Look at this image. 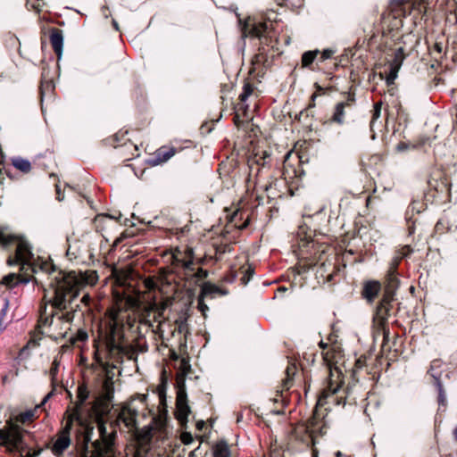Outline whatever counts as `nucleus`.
Returning <instances> with one entry per match:
<instances>
[{"instance_id":"1","label":"nucleus","mask_w":457,"mask_h":457,"mask_svg":"<svg viewBox=\"0 0 457 457\" xmlns=\"http://www.w3.org/2000/svg\"><path fill=\"white\" fill-rule=\"evenodd\" d=\"M7 264L12 266L20 264L21 270H28L31 274L41 271L47 276V284L44 298L59 310H65L86 287L94 286L98 276L95 270L70 271L68 273L57 270L54 265L46 261L37 262L31 252V246L24 240L20 239L17 244L15 257H10Z\"/></svg>"},{"instance_id":"2","label":"nucleus","mask_w":457,"mask_h":457,"mask_svg":"<svg viewBox=\"0 0 457 457\" xmlns=\"http://www.w3.org/2000/svg\"><path fill=\"white\" fill-rule=\"evenodd\" d=\"M73 421L83 427V444L85 452L82 457H114L113 444L116 436L114 427L105 425L102 418H97L95 424H84L78 413L69 414L62 429L58 433L52 446L54 455H62L71 445V430Z\"/></svg>"},{"instance_id":"3","label":"nucleus","mask_w":457,"mask_h":457,"mask_svg":"<svg viewBox=\"0 0 457 457\" xmlns=\"http://www.w3.org/2000/svg\"><path fill=\"white\" fill-rule=\"evenodd\" d=\"M323 360L328 369V376L321 390L317 406L328 403L344 406L349 395V388L344 387V376L337 363L343 358L341 349L337 345H330L322 353Z\"/></svg>"},{"instance_id":"4","label":"nucleus","mask_w":457,"mask_h":457,"mask_svg":"<svg viewBox=\"0 0 457 457\" xmlns=\"http://www.w3.org/2000/svg\"><path fill=\"white\" fill-rule=\"evenodd\" d=\"M128 318L125 312L112 309L108 312L107 324L101 329L103 345L111 358L119 361L123 356L132 358L134 352L124 339L123 320Z\"/></svg>"},{"instance_id":"5","label":"nucleus","mask_w":457,"mask_h":457,"mask_svg":"<svg viewBox=\"0 0 457 457\" xmlns=\"http://www.w3.org/2000/svg\"><path fill=\"white\" fill-rule=\"evenodd\" d=\"M173 275L179 277V281L173 278V285L176 284L178 287L189 292L192 287L196 283L198 272L201 270L199 267L194 262V254L192 247L187 245H178L173 248ZM178 289L173 286V302L176 299Z\"/></svg>"},{"instance_id":"6","label":"nucleus","mask_w":457,"mask_h":457,"mask_svg":"<svg viewBox=\"0 0 457 457\" xmlns=\"http://www.w3.org/2000/svg\"><path fill=\"white\" fill-rule=\"evenodd\" d=\"M170 275L169 268H162L157 276L144 280L145 287L153 298V307L158 310L160 315H164L167 312V317L171 311Z\"/></svg>"},{"instance_id":"7","label":"nucleus","mask_w":457,"mask_h":457,"mask_svg":"<svg viewBox=\"0 0 457 457\" xmlns=\"http://www.w3.org/2000/svg\"><path fill=\"white\" fill-rule=\"evenodd\" d=\"M169 376L167 374V370L164 368L162 371L160 383L156 386L154 393L158 396V407H157V414H155L153 418V426L149 429L142 430L137 433V440L140 444L147 443L151 436L152 431L162 432V430L166 428L167 425V416H168V405H167V386H168Z\"/></svg>"},{"instance_id":"8","label":"nucleus","mask_w":457,"mask_h":457,"mask_svg":"<svg viewBox=\"0 0 457 457\" xmlns=\"http://www.w3.org/2000/svg\"><path fill=\"white\" fill-rule=\"evenodd\" d=\"M179 371L176 375V412H173L175 418L180 424L182 428H187V417L191 413L190 407L187 403V395L185 388V376L190 371L191 366L187 358L179 360Z\"/></svg>"},{"instance_id":"9","label":"nucleus","mask_w":457,"mask_h":457,"mask_svg":"<svg viewBox=\"0 0 457 457\" xmlns=\"http://www.w3.org/2000/svg\"><path fill=\"white\" fill-rule=\"evenodd\" d=\"M303 233V228H300L298 232V237H300V242L298 244L299 256H301L302 258H308L307 254L309 253L310 248L315 251L314 254L319 253L320 255L318 258H316L315 256L313 257L316 260L314 263L315 265H318L320 262L318 272L320 274L321 277L326 276L328 281H332L337 269L336 268L335 264L331 262L328 258L322 261L321 257V255L326 253L327 249H328V246H323L322 249H316V244L314 240L312 238V233H310L309 235L305 234L304 237L302 238L301 237Z\"/></svg>"},{"instance_id":"10","label":"nucleus","mask_w":457,"mask_h":457,"mask_svg":"<svg viewBox=\"0 0 457 457\" xmlns=\"http://www.w3.org/2000/svg\"><path fill=\"white\" fill-rule=\"evenodd\" d=\"M21 428L11 420L4 428L0 429V446H5L10 452L17 449L21 443Z\"/></svg>"},{"instance_id":"11","label":"nucleus","mask_w":457,"mask_h":457,"mask_svg":"<svg viewBox=\"0 0 457 457\" xmlns=\"http://www.w3.org/2000/svg\"><path fill=\"white\" fill-rule=\"evenodd\" d=\"M392 301V297L389 295H386L380 301L379 304L377 307L375 316L373 318V325L374 328L378 331H383L385 337L386 336V323L388 317L389 310H390V303Z\"/></svg>"},{"instance_id":"12","label":"nucleus","mask_w":457,"mask_h":457,"mask_svg":"<svg viewBox=\"0 0 457 457\" xmlns=\"http://www.w3.org/2000/svg\"><path fill=\"white\" fill-rule=\"evenodd\" d=\"M345 99L337 103L335 105L333 114L330 118V122L337 123L338 125H343L345 120V109L351 108L354 105L355 97L354 94L347 93L345 95Z\"/></svg>"},{"instance_id":"13","label":"nucleus","mask_w":457,"mask_h":457,"mask_svg":"<svg viewBox=\"0 0 457 457\" xmlns=\"http://www.w3.org/2000/svg\"><path fill=\"white\" fill-rule=\"evenodd\" d=\"M242 34L244 37H252L262 38L269 35V25L267 22L255 21L252 20L245 21Z\"/></svg>"},{"instance_id":"14","label":"nucleus","mask_w":457,"mask_h":457,"mask_svg":"<svg viewBox=\"0 0 457 457\" xmlns=\"http://www.w3.org/2000/svg\"><path fill=\"white\" fill-rule=\"evenodd\" d=\"M72 318H73V315L70 312H66L65 313L52 315L50 321H49V326L54 327V328L61 326L60 331L58 334L65 337L68 330H70V328H71V321Z\"/></svg>"},{"instance_id":"15","label":"nucleus","mask_w":457,"mask_h":457,"mask_svg":"<svg viewBox=\"0 0 457 457\" xmlns=\"http://www.w3.org/2000/svg\"><path fill=\"white\" fill-rule=\"evenodd\" d=\"M137 416V410L129 403L122 406L118 415V420L123 422L127 428H132L136 424Z\"/></svg>"},{"instance_id":"16","label":"nucleus","mask_w":457,"mask_h":457,"mask_svg":"<svg viewBox=\"0 0 457 457\" xmlns=\"http://www.w3.org/2000/svg\"><path fill=\"white\" fill-rule=\"evenodd\" d=\"M31 274L28 270H21L19 274L10 273L3 278L2 283L7 287H13L19 283H28L30 281Z\"/></svg>"},{"instance_id":"17","label":"nucleus","mask_w":457,"mask_h":457,"mask_svg":"<svg viewBox=\"0 0 457 457\" xmlns=\"http://www.w3.org/2000/svg\"><path fill=\"white\" fill-rule=\"evenodd\" d=\"M171 156V149L163 146L156 150L154 154L147 159V163L151 166H157L167 162Z\"/></svg>"},{"instance_id":"18","label":"nucleus","mask_w":457,"mask_h":457,"mask_svg":"<svg viewBox=\"0 0 457 457\" xmlns=\"http://www.w3.org/2000/svg\"><path fill=\"white\" fill-rule=\"evenodd\" d=\"M380 284L378 281L366 282L362 289V296L369 302L374 301L380 291Z\"/></svg>"},{"instance_id":"19","label":"nucleus","mask_w":457,"mask_h":457,"mask_svg":"<svg viewBox=\"0 0 457 457\" xmlns=\"http://www.w3.org/2000/svg\"><path fill=\"white\" fill-rule=\"evenodd\" d=\"M88 398V391L86 386H79L78 387V393H77V401L75 403V406L71 411H67V416L69 414H74L75 412L78 413V416L80 417V409L82 405L84 404L85 401Z\"/></svg>"},{"instance_id":"20","label":"nucleus","mask_w":457,"mask_h":457,"mask_svg":"<svg viewBox=\"0 0 457 457\" xmlns=\"http://www.w3.org/2000/svg\"><path fill=\"white\" fill-rule=\"evenodd\" d=\"M50 42L53 46V49L54 50L58 58L60 59L62 57V50H63L62 33L58 29L54 30L50 36Z\"/></svg>"},{"instance_id":"21","label":"nucleus","mask_w":457,"mask_h":457,"mask_svg":"<svg viewBox=\"0 0 457 457\" xmlns=\"http://www.w3.org/2000/svg\"><path fill=\"white\" fill-rule=\"evenodd\" d=\"M397 262L392 263L386 276V287L388 291H394L398 287L399 280L396 274Z\"/></svg>"},{"instance_id":"22","label":"nucleus","mask_w":457,"mask_h":457,"mask_svg":"<svg viewBox=\"0 0 457 457\" xmlns=\"http://www.w3.org/2000/svg\"><path fill=\"white\" fill-rule=\"evenodd\" d=\"M253 93V87L251 84H245L243 87L242 93L239 95L240 103L237 104V111L245 112L247 105H245V101Z\"/></svg>"},{"instance_id":"23","label":"nucleus","mask_w":457,"mask_h":457,"mask_svg":"<svg viewBox=\"0 0 457 457\" xmlns=\"http://www.w3.org/2000/svg\"><path fill=\"white\" fill-rule=\"evenodd\" d=\"M269 160L270 154L266 151L262 152L261 154H255V155L248 161L249 167L250 169H252V165L253 163L257 164L258 166L264 167L266 164L269 163Z\"/></svg>"},{"instance_id":"24","label":"nucleus","mask_w":457,"mask_h":457,"mask_svg":"<svg viewBox=\"0 0 457 457\" xmlns=\"http://www.w3.org/2000/svg\"><path fill=\"white\" fill-rule=\"evenodd\" d=\"M214 457H230V451L227 443L221 441L216 444L213 448Z\"/></svg>"},{"instance_id":"25","label":"nucleus","mask_w":457,"mask_h":457,"mask_svg":"<svg viewBox=\"0 0 457 457\" xmlns=\"http://www.w3.org/2000/svg\"><path fill=\"white\" fill-rule=\"evenodd\" d=\"M12 163L16 169L23 172H29L31 170L30 162L28 160L23 159L21 157L13 158L12 160Z\"/></svg>"},{"instance_id":"26","label":"nucleus","mask_w":457,"mask_h":457,"mask_svg":"<svg viewBox=\"0 0 457 457\" xmlns=\"http://www.w3.org/2000/svg\"><path fill=\"white\" fill-rule=\"evenodd\" d=\"M404 60V54H403V48L399 47L395 51L394 58L389 62V65L393 66V68H395L397 70H400L403 62Z\"/></svg>"},{"instance_id":"27","label":"nucleus","mask_w":457,"mask_h":457,"mask_svg":"<svg viewBox=\"0 0 457 457\" xmlns=\"http://www.w3.org/2000/svg\"><path fill=\"white\" fill-rule=\"evenodd\" d=\"M297 370L296 365L295 363H289L286 369V375L287 378L283 381V386L286 389H289L291 386V380L293 377L295 376V372Z\"/></svg>"},{"instance_id":"28","label":"nucleus","mask_w":457,"mask_h":457,"mask_svg":"<svg viewBox=\"0 0 457 457\" xmlns=\"http://www.w3.org/2000/svg\"><path fill=\"white\" fill-rule=\"evenodd\" d=\"M16 240L17 237L14 235L7 232L6 228H0V244L3 246H7Z\"/></svg>"},{"instance_id":"29","label":"nucleus","mask_w":457,"mask_h":457,"mask_svg":"<svg viewBox=\"0 0 457 457\" xmlns=\"http://www.w3.org/2000/svg\"><path fill=\"white\" fill-rule=\"evenodd\" d=\"M318 54V50L304 52L302 55V66L309 67L313 62Z\"/></svg>"},{"instance_id":"30","label":"nucleus","mask_w":457,"mask_h":457,"mask_svg":"<svg viewBox=\"0 0 457 457\" xmlns=\"http://www.w3.org/2000/svg\"><path fill=\"white\" fill-rule=\"evenodd\" d=\"M412 253V248L406 245H403L397 253L396 256L394 258V261L392 263H395L397 262V265L399 264L400 261L403 258H406L411 255Z\"/></svg>"},{"instance_id":"31","label":"nucleus","mask_w":457,"mask_h":457,"mask_svg":"<svg viewBox=\"0 0 457 457\" xmlns=\"http://www.w3.org/2000/svg\"><path fill=\"white\" fill-rule=\"evenodd\" d=\"M238 218L242 219V213H240L238 211H237V212H235L233 213V215L231 216V222H232V223H234V225H235L237 228H239V229H244V228H245L248 226V224H249V217L247 216V217H246V219H245V220L243 223H241V224H238V223H237V219H238Z\"/></svg>"},{"instance_id":"32","label":"nucleus","mask_w":457,"mask_h":457,"mask_svg":"<svg viewBox=\"0 0 457 457\" xmlns=\"http://www.w3.org/2000/svg\"><path fill=\"white\" fill-rule=\"evenodd\" d=\"M35 417V411L29 410L24 412L20 413L16 416L15 420L21 423H26L31 420Z\"/></svg>"},{"instance_id":"33","label":"nucleus","mask_w":457,"mask_h":457,"mask_svg":"<svg viewBox=\"0 0 457 457\" xmlns=\"http://www.w3.org/2000/svg\"><path fill=\"white\" fill-rule=\"evenodd\" d=\"M398 71L399 70L393 68V66H388V73L386 78V82L388 86L394 84L395 79L397 78Z\"/></svg>"},{"instance_id":"34","label":"nucleus","mask_w":457,"mask_h":457,"mask_svg":"<svg viewBox=\"0 0 457 457\" xmlns=\"http://www.w3.org/2000/svg\"><path fill=\"white\" fill-rule=\"evenodd\" d=\"M381 106H382L381 102L376 103L374 104L372 117H371V120H370V128L371 129L373 128L375 121L380 117Z\"/></svg>"},{"instance_id":"35","label":"nucleus","mask_w":457,"mask_h":457,"mask_svg":"<svg viewBox=\"0 0 457 457\" xmlns=\"http://www.w3.org/2000/svg\"><path fill=\"white\" fill-rule=\"evenodd\" d=\"M437 389H438V403L441 405H445L446 402L445 393L443 388V386L439 380H437Z\"/></svg>"},{"instance_id":"36","label":"nucleus","mask_w":457,"mask_h":457,"mask_svg":"<svg viewBox=\"0 0 457 457\" xmlns=\"http://www.w3.org/2000/svg\"><path fill=\"white\" fill-rule=\"evenodd\" d=\"M29 344L25 346H23L20 352H19V354H18V359L19 360H25L27 358H29Z\"/></svg>"},{"instance_id":"37","label":"nucleus","mask_w":457,"mask_h":457,"mask_svg":"<svg viewBox=\"0 0 457 457\" xmlns=\"http://www.w3.org/2000/svg\"><path fill=\"white\" fill-rule=\"evenodd\" d=\"M176 327H178V330L179 334L186 335L187 333V325L184 321H175ZM177 328H175L176 329Z\"/></svg>"},{"instance_id":"38","label":"nucleus","mask_w":457,"mask_h":457,"mask_svg":"<svg viewBox=\"0 0 457 457\" xmlns=\"http://www.w3.org/2000/svg\"><path fill=\"white\" fill-rule=\"evenodd\" d=\"M181 442L185 445H189L193 441L191 433L184 431L180 436Z\"/></svg>"},{"instance_id":"39","label":"nucleus","mask_w":457,"mask_h":457,"mask_svg":"<svg viewBox=\"0 0 457 457\" xmlns=\"http://www.w3.org/2000/svg\"><path fill=\"white\" fill-rule=\"evenodd\" d=\"M8 305H9L8 300H5L4 304L0 312V331L4 329V326L3 325L2 319L4 318V316L6 313Z\"/></svg>"},{"instance_id":"40","label":"nucleus","mask_w":457,"mask_h":457,"mask_svg":"<svg viewBox=\"0 0 457 457\" xmlns=\"http://www.w3.org/2000/svg\"><path fill=\"white\" fill-rule=\"evenodd\" d=\"M59 368V362L56 359L54 360L52 368L50 369V375L52 376V378L54 379Z\"/></svg>"},{"instance_id":"41","label":"nucleus","mask_w":457,"mask_h":457,"mask_svg":"<svg viewBox=\"0 0 457 457\" xmlns=\"http://www.w3.org/2000/svg\"><path fill=\"white\" fill-rule=\"evenodd\" d=\"M333 51L332 50H329V49H326L324 50L322 53H321V56H320V60L321 61H325L328 58H330L333 54Z\"/></svg>"},{"instance_id":"42","label":"nucleus","mask_w":457,"mask_h":457,"mask_svg":"<svg viewBox=\"0 0 457 457\" xmlns=\"http://www.w3.org/2000/svg\"><path fill=\"white\" fill-rule=\"evenodd\" d=\"M424 4V0L415 1L412 3V8L421 12V6Z\"/></svg>"},{"instance_id":"43","label":"nucleus","mask_w":457,"mask_h":457,"mask_svg":"<svg viewBox=\"0 0 457 457\" xmlns=\"http://www.w3.org/2000/svg\"><path fill=\"white\" fill-rule=\"evenodd\" d=\"M198 308L203 312V314H204L205 311L208 309L206 304L202 300H199Z\"/></svg>"},{"instance_id":"44","label":"nucleus","mask_w":457,"mask_h":457,"mask_svg":"<svg viewBox=\"0 0 457 457\" xmlns=\"http://www.w3.org/2000/svg\"><path fill=\"white\" fill-rule=\"evenodd\" d=\"M89 300H90V297H89V295L88 294H85L83 295L82 298H81V302L83 303H85L86 305L89 303Z\"/></svg>"},{"instance_id":"45","label":"nucleus","mask_w":457,"mask_h":457,"mask_svg":"<svg viewBox=\"0 0 457 457\" xmlns=\"http://www.w3.org/2000/svg\"><path fill=\"white\" fill-rule=\"evenodd\" d=\"M112 385V381H111V378H106L104 383V386L105 387L106 390H109V387L110 386Z\"/></svg>"},{"instance_id":"46","label":"nucleus","mask_w":457,"mask_h":457,"mask_svg":"<svg viewBox=\"0 0 457 457\" xmlns=\"http://www.w3.org/2000/svg\"><path fill=\"white\" fill-rule=\"evenodd\" d=\"M204 426V421L199 420L196 422V428L198 430H201Z\"/></svg>"},{"instance_id":"47","label":"nucleus","mask_w":457,"mask_h":457,"mask_svg":"<svg viewBox=\"0 0 457 457\" xmlns=\"http://www.w3.org/2000/svg\"><path fill=\"white\" fill-rule=\"evenodd\" d=\"M319 345H320V346L323 350H325V349L328 346V345L327 344H325L323 341H320Z\"/></svg>"},{"instance_id":"48","label":"nucleus","mask_w":457,"mask_h":457,"mask_svg":"<svg viewBox=\"0 0 457 457\" xmlns=\"http://www.w3.org/2000/svg\"><path fill=\"white\" fill-rule=\"evenodd\" d=\"M356 367L359 369V368H361L362 366V361L361 360H358L355 363Z\"/></svg>"},{"instance_id":"49","label":"nucleus","mask_w":457,"mask_h":457,"mask_svg":"<svg viewBox=\"0 0 457 457\" xmlns=\"http://www.w3.org/2000/svg\"><path fill=\"white\" fill-rule=\"evenodd\" d=\"M405 148H406V146H405L403 144H399V145H397V149H398L399 151H400V150H403V149H405Z\"/></svg>"},{"instance_id":"50","label":"nucleus","mask_w":457,"mask_h":457,"mask_svg":"<svg viewBox=\"0 0 457 457\" xmlns=\"http://www.w3.org/2000/svg\"><path fill=\"white\" fill-rule=\"evenodd\" d=\"M57 198L59 201H62L63 199V197L61 196V193H60V190L57 188Z\"/></svg>"},{"instance_id":"51","label":"nucleus","mask_w":457,"mask_h":457,"mask_svg":"<svg viewBox=\"0 0 457 457\" xmlns=\"http://www.w3.org/2000/svg\"><path fill=\"white\" fill-rule=\"evenodd\" d=\"M172 356H173V362H175L179 360V358L174 351H173Z\"/></svg>"},{"instance_id":"52","label":"nucleus","mask_w":457,"mask_h":457,"mask_svg":"<svg viewBox=\"0 0 457 457\" xmlns=\"http://www.w3.org/2000/svg\"><path fill=\"white\" fill-rule=\"evenodd\" d=\"M453 438L455 441H457V428L453 430Z\"/></svg>"},{"instance_id":"53","label":"nucleus","mask_w":457,"mask_h":457,"mask_svg":"<svg viewBox=\"0 0 457 457\" xmlns=\"http://www.w3.org/2000/svg\"><path fill=\"white\" fill-rule=\"evenodd\" d=\"M49 397H50V394H48L46 396H45L44 400L42 401V404L46 403V401L48 400Z\"/></svg>"},{"instance_id":"54","label":"nucleus","mask_w":457,"mask_h":457,"mask_svg":"<svg viewBox=\"0 0 457 457\" xmlns=\"http://www.w3.org/2000/svg\"><path fill=\"white\" fill-rule=\"evenodd\" d=\"M112 23H113L114 28L118 30L119 29L118 23L115 21H113Z\"/></svg>"},{"instance_id":"55","label":"nucleus","mask_w":457,"mask_h":457,"mask_svg":"<svg viewBox=\"0 0 457 457\" xmlns=\"http://www.w3.org/2000/svg\"><path fill=\"white\" fill-rule=\"evenodd\" d=\"M336 457H342V453L341 452H337L336 453Z\"/></svg>"},{"instance_id":"56","label":"nucleus","mask_w":457,"mask_h":457,"mask_svg":"<svg viewBox=\"0 0 457 457\" xmlns=\"http://www.w3.org/2000/svg\"><path fill=\"white\" fill-rule=\"evenodd\" d=\"M238 114H236L235 116V122L237 123Z\"/></svg>"},{"instance_id":"57","label":"nucleus","mask_w":457,"mask_h":457,"mask_svg":"<svg viewBox=\"0 0 457 457\" xmlns=\"http://www.w3.org/2000/svg\"><path fill=\"white\" fill-rule=\"evenodd\" d=\"M322 209H323V208H322V207H320L319 210H317V211H316V213L320 212L322 211Z\"/></svg>"},{"instance_id":"58","label":"nucleus","mask_w":457,"mask_h":457,"mask_svg":"<svg viewBox=\"0 0 457 457\" xmlns=\"http://www.w3.org/2000/svg\"><path fill=\"white\" fill-rule=\"evenodd\" d=\"M303 429H304L306 432H309L310 427L308 426V427L304 428Z\"/></svg>"},{"instance_id":"59","label":"nucleus","mask_w":457,"mask_h":457,"mask_svg":"<svg viewBox=\"0 0 457 457\" xmlns=\"http://www.w3.org/2000/svg\"><path fill=\"white\" fill-rule=\"evenodd\" d=\"M250 271V273H253V270H251V268H248L247 272Z\"/></svg>"},{"instance_id":"60","label":"nucleus","mask_w":457,"mask_h":457,"mask_svg":"<svg viewBox=\"0 0 457 457\" xmlns=\"http://www.w3.org/2000/svg\"><path fill=\"white\" fill-rule=\"evenodd\" d=\"M250 271V273H253V270H251V268H248L247 272Z\"/></svg>"}]
</instances>
